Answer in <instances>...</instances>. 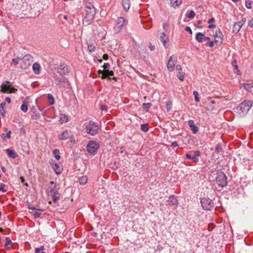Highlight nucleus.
Returning <instances> with one entry per match:
<instances>
[{
	"instance_id": "obj_1",
	"label": "nucleus",
	"mask_w": 253,
	"mask_h": 253,
	"mask_svg": "<svg viewBox=\"0 0 253 253\" xmlns=\"http://www.w3.org/2000/svg\"><path fill=\"white\" fill-rule=\"evenodd\" d=\"M85 15L83 20V24L87 26L90 24L94 19L96 10L93 5L90 2H86L85 5Z\"/></svg>"
},
{
	"instance_id": "obj_2",
	"label": "nucleus",
	"mask_w": 253,
	"mask_h": 253,
	"mask_svg": "<svg viewBox=\"0 0 253 253\" xmlns=\"http://www.w3.org/2000/svg\"><path fill=\"white\" fill-rule=\"evenodd\" d=\"M253 103V101L245 100L236 108L237 112L240 116H245L252 107Z\"/></svg>"
},
{
	"instance_id": "obj_3",
	"label": "nucleus",
	"mask_w": 253,
	"mask_h": 253,
	"mask_svg": "<svg viewBox=\"0 0 253 253\" xmlns=\"http://www.w3.org/2000/svg\"><path fill=\"white\" fill-rule=\"evenodd\" d=\"M0 91L3 93H15L17 91L9 81H4L0 85Z\"/></svg>"
},
{
	"instance_id": "obj_4",
	"label": "nucleus",
	"mask_w": 253,
	"mask_h": 253,
	"mask_svg": "<svg viewBox=\"0 0 253 253\" xmlns=\"http://www.w3.org/2000/svg\"><path fill=\"white\" fill-rule=\"evenodd\" d=\"M98 131V125L92 121H90L88 125L86 126V132L91 135H95Z\"/></svg>"
},
{
	"instance_id": "obj_5",
	"label": "nucleus",
	"mask_w": 253,
	"mask_h": 253,
	"mask_svg": "<svg viewBox=\"0 0 253 253\" xmlns=\"http://www.w3.org/2000/svg\"><path fill=\"white\" fill-rule=\"evenodd\" d=\"M216 181L218 186L224 187L227 184V177L222 172H218L216 178Z\"/></svg>"
},
{
	"instance_id": "obj_6",
	"label": "nucleus",
	"mask_w": 253,
	"mask_h": 253,
	"mask_svg": "<svg viewBox=\"0 0 253 253\" xmlns=\"http://www.w3.org/2000/svg\"><path fill=\"white\" fill-rule=\"evenodd\" d=\"M99 147V144L96 141H90L86 145V150L89 154H95Z\"/></svg>"
},
{
	"instance_id": "obj_7",
	"label": "nucleus",
	"mask_w": 253,
	"mask_h": 253,
	"mask_svg": "<svg viewBox=\"0 0 253 253\" xmlns=\"http://www.w3.org/2000/svg\"><path fill=\"white\" fill-rule=\"evenodd\" d=\"M202 206L205 210H211L214 207L212 201L207 198H203L201 199Z\"/></svg>"
},
{
	"instance_id": "obj_8",
	"label": "nucleus",
	"mask_w": 253,
	"mask_h": 253,
	"mask_svg": "<svg viewBox=\"0 0 253 253\" xmlns=\"http://www.w3.org/2000/svg\"><path fill=\"white\" fill-rule=\"evenodd\" d=\"M55 84L59 87H66L69 85V81L65 78H58L57 76L54 77Z\"/></svg>"
},
{
	"instance_id": "obj_9",
	"label": "nucleus",
	"mask_w": 253,
	"mask_h": 253,
	"mask_svg": "<svg viewBox=\"0 0 253 253\" xmlns=\"http://www.w3.org/2000/svg\"><path fill=\"white\" fill-rule=\"evenodd\" d=\"M125 23L126 20L123 17H120L118 18L117 23L114 27L115 33H118L121 30Z\"/></svg>"
},
{
	"instance_id": "obj_10",
	"label": "nucleus",
	"mask_w": 253,
	"mask_h": 253,
	"mask_svg": "<svg viewBox=\"0 0 253 253\" xmlns=\"http://www.w3.org/2000/svg\"><path fill=\"white\" fill-rule=\"evenodd\" d=\"M21 59L23 62L22 68L24 69L27 68L33 62V57L29 54L25 55Z\"/></svg>"
},
{
	"instance_id": "obj_11",
	"label": "nucleus",
	"mask_w": 253,
	"mask_h": 253,
	"mask_svg": "<svg viewBox=\"0 0 253 253\" xmlns=\"http://www.w3.org/2000/svg\"><path fill=\"white\" fill-rule=\"evenodd\" d=\"M176 61L177 58L176 57L173 56L169 57L167 63V68L169 71L171 72L174 70Z\"/></svg>"
},
{
	"instance_id": "obj_12",
	"label": "nucleus",
	"mask_w": 253,
	"mask_h": 253,
	"mask_svg": "<svg viewBox=\"0 0 253 253\" xmlns=\"http://www.w3.org/2000/svg\"><path fill=\"white\" fill-rule=\"evenodd\" d=\"M168 205H169L172 209L175 210L177 208L178 205V201L176 198L172 195L169 197L167 201Z\"/></svg>"
},
{
	"instance_id": "obj_13",
	"label": "nucleus",
	"mask_w": 253,
	"mask_h": 253,
	"mask_svg": "<svg viewBox=\"0 0 253 253\" xmlns=\"http://www.w3.org/2000/svg\"><path fill=\"white\" fill-rule=\"evenodd\" d=\"M57 72L61 75H64L69 72V69L66 64L62 63L58 67Z\"/></svg>"
},
{
	"instance_id": "obj_14",
	"label": "nucleus",
	"mask_w": 253,
	"mask_h": 253,
	"mask_svg": "<svg viewBox=\"0 0 253 253\" xmlns=\"http://www.w3.org/2000/svg\"><path fill=\"white\" fill-rule=\"evenodd\" d=\"M160 40L161 42H162L164 47L166 48H167L168 46V43L169 42V38L168 36L165 34L164 32H163L161 34Z\"/></svg>"
},
{
	"instance_id": "obj_15",
	"label": "nucleus",
	"mask_w": 253,
	"mask_h": 253,
	"mask_svg": "<svg viewBox=\"0 0 253 253\" xmlns=\"http://www.w3.org/2000/svg\"><path fill=\"white\" fill-rule=\"evenodd\" d=\"M31 117L33 119H38L40 117V109L32 107L31 109Z\"/></svg>"
},
{
	"instance_id": "obj_16",
	"label": "nucleus",
	"mask_w": 253,
	"mask_h": 253,
	"mask_svg": "<svg viewBox=\"0 0 253 253\" xmlns=\"http://www.w3.org/2000/svg\"><path fill=\"white\" fill-rule=\"evenodd\" d=\"M72 134H71L70 132L66 130L62 134H59L58 136V138L59 140H65L67 139L68 138H69V137H70V136Z\"/></svg>"
},
{
	"instance_id": "obj_17",
	"label": "nucleus",
	"mask_w": 253,
	"mask_h": 253,
	"mask_svg": "<svg viewBox=\"0 0 253 253\" xmlns=\"http://www.w3.org/2000/svg\"><path fill=\"white\" fill-rule=\"evenodd\" d=\"M56 185L53 181H51L50 183V186L48 188V194L50 195L52 194H55L58 192L57 190L55 189Z\"/></svg>"
},
{
	"instance_id": "obj_18",
	"label": "nucleus",
	"mask_w": 253,
	"mask_h": 253,
	"mask_svg": "<svg viewBox=\"0 0 253 253\" xmlns=\"http://www.w3.org/2000/svg\"><path fill=\"white\" fill-rule=\"evenodd\" d=\"M104 74L101 76V78L103 79L108 78V80H111L110 76H112L114 75V72L112 71H109V70H104Z\"/></svg>"
},
{
	"instance_id": "obj_19",
	"label": "nucleus",
	"mask_w": 253,
	"mask_h": 253,
	"mask_svg": "<svg viewBox=\"0 0 253 253\" xmlns=\"http://www.w3.org/2000/svg\"><path fill=\"white\" fill-rule=\"evenodd\" d=\"M222 34L218 30V34L216 33L214 41L215 42H217L219 43H221L222 42L223 38H222Z\"/></svg>"
},
{
	"instance_id": "obj_20",
	"label": "nucleus",
	"mask_w": 253,
	"mask_h": 253,
	"mask_svg": "<svg viewBox=\"0 0 253 253\" xmlns=\"http://www.w3.org/2000/svg\"><path fill=\"white\" fill-rule=\"evenodd\" d=\"M32 69L35 74L38 75L40 73L41 66L39 63H34V64L33 65Z\"/></svg>"
},
{
	"instance_id": "obj_21",
	"label": "nucleus",
	"mask_w": 253,
	"mask_h": 253,
	"mask_svg": "<svg viewBox=\"0 0 253 253\" xmlns=\"http://www.w3.org/2000/svg\"><path fill=\"white\" fill-rule=\"evenodd\" d=\"M52 168L57 174H60L63 170L62 167L57 164H53Z\"/></svg>"
},
{
	"instance_id": "obj_22",
	"label": "nucleus",
	"mask_w": 253,
	"mask_h": 253,
	"mask_svg": "<svg viewBox=\"0 0 253 253\" xmlns=\"http://www.w3.org/2000/svg\"><path fill=\"white\" fill-rule=\"evenodd\" d=\"M6 151L8 156L11 158L15 159L18 156L16 153L13 150H10L9 149H7L6 150Z\"/></svg>"
},
{
	"instance_id": "obj_23",
	"label": "nucleus",
	"mask_w": 253,
	"mask_h": 253,
	"mask_svg": "<svg viewBox=\"0 0 253 253\" xmlns=\"http://www.w3.org/2000/svg\"><path fill=\"white\" fill-rule=\"evenodd\" d=\"M182 0H170V4L173 8L178 7L182 3Z\"/></svg>"
},
{
	"instance_id": "obj_24",
	"label": "nucleus",
	"mask_w": 253,
	"mask_h": 253,
	"mask_svg": "<svg viewBox=\"0 0 253 253\" xmlns=\"http://www.w3.org/2000/svg\"><path fill=\"white\" fill-rule=\"evenodd\" d=\"M205 36V35L202 33H198L196 36V39L198 42H202L204 41Z\"/></svg>"
},
{
	"instance_id": "obj_25",
	"label": "nucleus",
	"mask_w": 253,
	"mask_h": 253,
	"mask_svg": "<svg viewBox=\"0 0 253 253\" xmlns=\"http://www.w3.org/2000/svg\"><path fill=\"white\" fill-rule=\"evenodd\" d=\"M242 27V25H240V23L239 22H236L233 28V32L234 33H237L239 32L240 30L241 29Z\"/></svg>"
},
{
	"instance_id": "obj_26",
	"label": "nucleus",
	"mask_w": 253,
	"mask_h": 253,
	"mask_svg": "<svg viewBox=\"0 0 253 253\" xmlns=\"http://www.w3.org/2000/svg\"><path fill=\"white\" fill-rule=\"evenodd\" d=\"M122 5L124 7V8L126 10H127L129 9L130 3V0H122Z\"/></svg>"
},
{
	"instance_id": "obj_27",
	"label": "nucleus",
	"mask_w": 253,
	"mask_h": 253,
	"mask_svg": "<svg viewBox=\"0 0 253 253\" xmlns=\"http://www.w3.org/2000/svg\"><path fill=\"white\" fill-rule=\"evenodd\" d=\"M50 196L52 197V200L53 202L55 203L57 202L60 199V194H59L58 192L56 193L55 194L50 195Z\"/></svg>"
},
{
	"instance_id": "obj_28",
	"label": "nucleus",
	"mask_w": 253,
	"mask_h": 253,
	"mask_svg": "<svg viewBox=\"0 0 253 253\" xmlns=\"http://www.w3.org/2000/svg\"><path fill=\"white\" fill-rule=\"evenodd\" d=\"M243 87L246 89H247V90L251 92L252 91V88L253 87V83H251V84H246V83H244L243 84Z\"/></svg>"
},
{
	"instance_id": "obj_29",
	"label": "nucleus",
	"mask_w": 253,
	"mask_h": 253,
	"mask_svg": "<svg viewBox=\"0 0 253 253\" xmlns=\"http://www.w3.org/2000/svg\"><path fill=\"white\" fill-rule=\"evenodd\" d=\"M87 181V177L86 176H83L79 179V183L81 185H84Z\"/></svg>"
},
{
	"instance_id": "obj_30",
	"label": "nucleus",
	"mask_w": 253,
	"mask_h": 253,
	"mask_svg": "<svg viewBox=\"0 0 253 253\" xmlns=\"http://www.w3.org/2000/svg\"><path fill=\"white\" fill-rule=\"evenodd\" d=\"M5 105V102H2L0 104V113L3 116L4 115V114L5 113V111H4Z\"/></svg>"
},
{
	"instance_id": "obj_31",
	"label": "nucleus",
	"mask_w": 253,
	"mask_h": 253,
	"mask_svg": "<svg viewBox=\"0 0 253 253\" xmlns=\"http://www.w3.org/2000/svg\"><path fill=\"white\" fill-rule=\"evenodd\" d=\"M53 154H54L55 158L57 160H59L60 159L59 150L56 149L53 151Z\"/></svg>"
},
{
	"instance_id": "obj_32",
	"label": "nucleus",
	"mask_w": 253,
	"mask_h": 253,
	"mask_svg": "<svg viewBox=\"0 0 253 253\" xmlns=\"http://www.w3.org/2000/svg\"><path fill=\"white\" fill-rule=\"evenodd\" d=\"M47 98L49 101L50 105H53L54 103V99L53 95L51 94H47Z\"/></svg>"
},
{
	"instance_id": "obj_33",
	"label": "nucleus",
	"mask_w": 253,
	"mask_h": 253,
	"mask_svg": "<svg viewBox=\"0 0 253 253\" xmlns=\"http://www.w3.org/2000/svg\"><path fill=\"white\" fill-rule=\"evenodd\" d=\"M141 129L144 132H147L149 130V126L147 124H143L141 126Z\"/></svg>"
},
{
	"instance_id": "obj_34",
	"label": "nucleus",
	"mask_w": 253,
	"mask_h": 253,
	"mask_svg": "<svg viewBox=\"0 0 253 253\" xmlns=\"http://www.w3.org/2000/svg\"><path fill=\"white\" fill-rule=\"evenodd\" d=\"M11 243V239L8 237H6L5 238V243L4 244L5 247L7 249H9L10 247H8L7 246L10 245Z\"/></svg>"
},
{
	"instance_id": "obj_35",
	"label": "nucleus",
	"mask_w": 253,
	"mask_h": 253,
	"mask_svg": "<svg viewBox=\"0 0 253 253\" xmlns=\"http://www.w3.org/2000/svg\"><path fill=\"white\" fill-rule=\"evenodd\" d=\"M28 105L26 104H25V101H24L23 104L21 106V109L24 112H26L28 111Z\"/></svg>"
},
{
	"instance_id": "obj_36",
	"label": "nucleus",
	"mask_w": 253,
	"mask_h": 253,
	"mask_svg": "<svg viewBox=\"0 0 253 253\" xmlns=\"http://www.w3.org/2000/svg\"><path fill=\"white\" fill-rule=\"evenodd\" d=\"M195 16V13L193 10H191L187 14V17L188 18L192 19Z\"/></svg>"
},
{
	"instance_id": "obj_37",
	"label": "nucleus",
	"mask_w": 253,
	"mask_h": 253,
	"mask_svg": "<svg viewBox=\"0 0 253 253\" xmlns=\"http://www.w3.org/2000/svg\"><path fill=\"white\" fill-rule=\"evenodd\" d=\"M166 108L167 111H170L172 108V102L170 101H169L166 103Z\"/></svg>"
},
{
	"instance_id": "obj_38",
	"label": "nucleus",
	"mask_w": 253,
	"mask_h": 253,
	"mask_svg": "<svg viewBox=\"0 0 253 253\" xmlns=\"http://www.w3.org/2000/svg\"><path fill=\"white\" fill-rule=\"evenodd\" d=\"M151 106H152V104L150 103H145L143 104V108L146 111H148V109Z\"/></svg>"
},
{
	"instance_id": "obj_39",
	"label": "nucleus",
	"mask_w": 253,
	"mask_h": 253,
	"mask_svg": "<svg viewBox=\"0 0 253 253\" xmlns=\"http://www.w3.org/2000/svg\"><path fill=\"white\" fill-rule=\"evenodd\" d=\"M193 94H194V95L195 100L197 102H199V101H200V98H199V97H198L199 94H198V91H193Z\"/></svg>"
},
{
	"instance_id": "obj_40",
	"label": "nucleus",
	"mask_w": 253,
	"mask_h": 253,
	"mask_svg": "<svg viewBox=\"0 0 253 253\" xmlns=\"http://www.w3.org/2000/svg\"><path fill=\"white\" fill-rule=\"evenodd\" d=\"M215 151L216 153H219L220 152H222V148L220 145L217 144L216 145Z\"/></svg>"
},
{
	"instance_id": "obj_41",
	"label": "nucleus",
	"mask_w": 253,
	"mask_h": 253,
	"mask_svg": "<svg viewBox=\"0 0 253 253\" xmlns=\"http://www.w3.org/2000/svg\"><path fill=\"white\" fill-rule=\"evenodd\" d=\"M61 120L62 121V123L67 122H68V117L65 114H62L61 117Z\"/></svg>"
},
{
	"instance_id": "obj_42",
	"label": "nucleus",
	"mask_w": 253,
	"mask_h": 253,
	"mask_svg": "<svg viewBox=\"0 0 253 253\" xmlns=\"http://www.w3.org/2000/svg\"><path fill=\"white\" fill-rule=\"evenodd\" d=\"M191 129L194 134H196V133H197L199 130L198 127L195 125L191 127Z\"/></svg>"
},
{
	"instance_id": "obj_43",
	"label": "nucleus",
	"mask_w": 253,
	"mask_h": 253,
	"mask_svg": "<svg viewBox=\"0 0 253 253\" xmlns=\"http://www.w3.org/2000/svg\"><path fill=\"white\" fill-rule=\"evenodd\" d=\"M44 250V247L43 246H41L40 248H37L35 249V253H40L42 251Z\"/></svg>"
},
{
	"instance_id": "obj_44",
	"label": "nucleus",
	"mask_w": 253,
	"mask_h": 253,
	"mask_svg": "<svg viewBox=\"0 0 253 253\" xmlns=\"http://www.w3.org/2000/svg\"><path fill=\"white\" fill-rule=\"evenodd\" d=\"M20 60H21L19 57H17L16 58L12 59V63H14V65H17L19 63Z\"/></svg>"
},
{
	"instance_id": "obj_45",
	"label": "nucleus",
	"mask_w": 253,
	"mask_h": 253,
	"mask_svg": "<svg viewBox=\"0 0 253 253\" xmlns=\"http://www.w3.org/2000/svg\"><path fill=\"white\" fill-rule=\"evenodd\" d=\"M252 2L251 1H247L246 2V6L247 8H249V9L252 8Z\"/></svg>"
},
{
	"instance_id": "obj_46",
	"label": "nucleus",
	"mask_w": 253,
	"mask_h": 253,
	"mask_svg": "<svg viewBox=\"0 0 253 253\" xmlns=\"http://www.w3.org/2000/svg\"><path fill=\"white\" fill-rule=\"evenodd\" d=\"M177 77L178 78V79L180 80V81H183V79H184V76L183 75L180 73V72H179L177 75Z\"/></svg>"
},
{
	"instance_id": "obj_47",
	"label": "nucleus",
	"mask_w": 253,
	"mask_h": 253,
	"mask_svg": "<svg viewBox=\"0 0 253 253\" xmlns=\"http://www.w3.org/2000/svg\"><path fill=\"white\" fill-rule=\"evenodd\" d=\"M4 186L5 184L4 183H1L0 185V191L5 192L6 190L4 189Z\"/></svg>"
},
{
	"instance_id": "obj_48",
	"label": "nucleus",
	"mask_w": 253,
	"mask_h": 253,
	"mask_svg": "<svg viewBox=\"0 0 253 253\" xmlns=\"http://www.w3.org/2000/svg\"><path fill=\"white\" fill-rule=\"evenodd\" d=\"M191 160L193 162L195 163H197L199 161V159L195 155H194L193 156H192Z\"/></svg>"
},
{
	"instance_id": "obj_49",
	"label": "nucleus",
	"mask_w": 253,
	"mask_h": 253,
	"mask_svg": "<svg viewBox=\"0 0 253 253\" xmlns=\"http://www.w3.org/2000/svg\"><path fill=\"white\" fill-rule=\"evenodd\" d=\"M109 67L110 64L109 63H105L103 66L104 70H109Z\"/></svg>"
},
{
	"instance_id": "obj_50",
	"label": "nucleus",
	"mask_w": 253,
	"mask_h": 253,
	"mask_svg": "<svg viewBox=\"0 0 253 253\" xmlns=\"http://www.w3.org/2000/svg\"><path fill=\"white\" fill-rule=\"evenodd\" d=\"M88 49L89 52L94 51L95 49V47L93 45H90L88 46Z\"/></svg>"
},
{
	"instance_id": "obj_51",
	"label": "nucleus",
	"mask_w": 253,
	"mask_h": 253,
	"mask_svg": "<svg viewBox=\"0 0 253 253\" xmlns=\"http://www.w3.org/2000/svg\"><path fill=\"white\" fill-rule=\"evenodd\" d=\"M41 215V213L40 212H35L34 214H33V216H34V217L35 218H39Z\"/></svg>"
},
{
	"instance_id": "obj_52",
	"label": "nucleus",
	"mask_w": 253,
	"mask_h": 253,
	"mask_svg": "<svg viewBox=\"0 0 253 253\" xmlns=\"http://www.w3.org/2000/svg\"><path fill=\"white\" fill-rule=\"evenodd\" d=\"M194 155H195L197 157L200 156H201V152H200V151H198V150L196 151H194Z\"/></svg>"
},
{
	"instance_id": "obj_53",
	"label": "nucleus",
	"mask_w": 253,
	"mask_h": 253,
	"mask_svg": "<svg viewBox=\"0 0 253 253\" xmlns=\"http://www.w3.org/2000/svg\"><path fill=\"white\" fill-rule=\"evenodd\" d=\"M188 125L191 128L194 126V121L193 120H189L188 121Z\"/></svg>"
},
{
	"instance_id": "obj_54",
	"label": "nucleus",
	"mask_w": 253,
	"mask_h": 253,
	"mask_svg": "<svg viewBox=\"0 0 253 253\" xmlns=\"http://www.w3.org/2000/svg\"><path fill=\"white\" fill-rule=\"evenodd\" d=\"M169 28V24L168 23H164L163 24V28L166 31Z\"/></svg>"
},
{
	"instance_id": "obj_55",
	"label": "nucleus",
	"mask_w": 253,
	"mask_h": 253,
	"mask_svg": "<svg viewBox=\"0 0 253 253\" xmlns=\"http://www.w3.org/2000/svg\"><path fill=\"white\" fill-rule=\"evenodd\" d=\"M69 138L70 139V141L71 142L73 143H75V138H74V136L73 134H72L71 136H70V137H69Z\"/></svg>"
},
{
	"instance_id": "obj_56",
	"label": "nucleus",
	"mask_w": 253,
	"mask_h": 253,
	"mask_svg": "<svg viewBox=\"0 0 253 253\" xmlns=\"http://www.w3.org/2000/svg\"><path fill=\"white\" fill-rule=\"evenodd\" d=\"M246 19L245 18H243L242 20L240 22H238L239 23H240V25L241 24L242 25V27L243 26V25L246 22Z\"/></svg>"
},
{
	"instance_id": "obj_57",
	"label": "nucleus",
	"mask_w": 253,
	"mask_h": 253,
	"mask_svg": "<svg viewBox=\"0 0 253 253\" xmlns=\"http://www.w3.org/2000/svg\"><path fill=\"white\" fill-rule=\"evenodd\" d=\"M185 30L187 32H189V33L190 34H192V30L191 29V28L189 27H186L185 28Z\"/></svg>"
},
{
	"instance_id": "obj_58",
	"label": "nucleus",
	"mask_w": 253,
	"mask_h": 253,
	"mask_svg": "<svg viewBox=\"0 0 253 253\" xmlns=\"http://www.w3.org/2000/svg\"><path fill=\"white\" fill-rule=\"evenodd\" d=\"M149 48L151 51H154L155 49V46L153 45L151 43L150 44Z\"/></svg>"
},
{
	"instance_id": "obj_59",
	"label": "nucleus",
	"mask_w": 253,
	"mask_h": 253,
	"mask_svg": "<svg viewBox=\"0 0 253 253\" xmlns=\"http://www.w3.org/2000/svg\"><path fill=\"white\" fill-rule=\"evenodd\" d=\"M213 41H211L210 42H207V45H209L210 47H212L213 46Z\"/></svg>"
},
{
	"instance_id": "obj_60",
	"label": "nucleus",
	"mask_w": 253,
	"mask_h": 253,
	"mask_svg": "<svg viewBox=\"0 0 253 253\" xmlns=\"http://www.w3.org/2000/svg\"><path fill=\"white\" fill-rule=\"evenodd\" d=\"M249 26L251 27H253V18L249 21Z\"/></svg>"
},
{
	"instance_id": "obj_61",
	"label": "nucleus",
	"mask_w": 253,
	"mask_h": 253,
	"mask_svg": "<svg viewBox=\"0 0 253 253\" xmlns=\"http://www.w3.org/2000/svg\"><path fill=\"white\" fill-rule=\"evenodd\" d=\"M100 109L102 111H106L107 110V108L105 105H103L100 106Z\"/></svg>"
},
{
	"instance_id": "obj_62",
	"label": "nucleus",
	"mask_w": 253,
	"mask_h": 253,
	"mask_svg": "<svg viewBox=\"0 0 253 253\" xmlns=\"http://www.w3.org/2000/svg\"><path fill=\"white\" fill-rule=\"evenodd\" d=\"M171 146L173 147H177V146H178V144L176 141H174V142H172Z\"/></svg>"
},
{
	"instance_id": "obj_63",
	"label": "nucleus",
	"mask_w": 253,
	"mask_h": 253,
	"mask_svg": "<svg viewBox=\"0 0 253 253\" xmlns=\"http://www.w3.org/2000/svg\"><path fill=\"white\" fill-rule=\"evenodd\" d=\"M10 134H11V131H9L7 132V133L6 134V137L8 139L10 138Z\"/></svg>"
},
{
	"instance_id": "obj_64",
	"label": "nucleus",
	"mask_w": 253,
	"mask_h": 253,
	"mask_svg": "<svg viewBox=\"0 0 253 253\" xmlns=\"http://www.w3.org/2000/svg\"><path fill=\"white\" fill-rule=\"evenodd\" d=\"M176 69L177 70H178V71H181V69H182V68H181V66L180 65H177L176 66Z\"/></svg>"
}]
</instances>
